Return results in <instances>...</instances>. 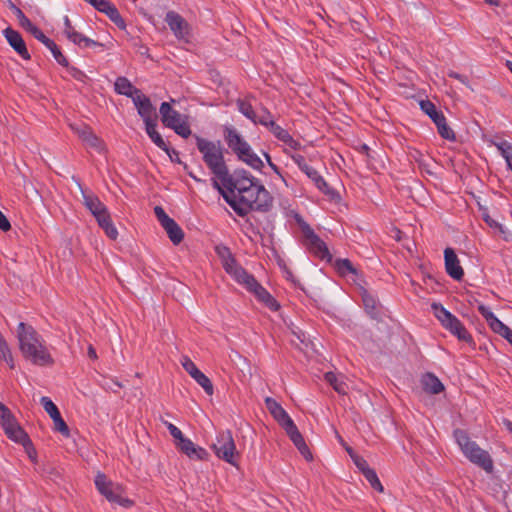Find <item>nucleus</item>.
<instances>
[{
  "label": "nucleus",
  "instance_id": "obj_1",
  "mask_svg": "<svg viewBox=\"0 0 512 512\" xmlns=\"http://www.w3.org/2000/svg\"><path fill=\"white\" fill-rule=\"evenodd\" d=\"M213 187L241 217L250 211L268 212L273 206L270 192L244 169L235 170L222 184L214 180Z\"/></svg>",
  "mask_w": 512,
  "mask_h": 512
},
{
  "label": "nucleus",
  "instance_id": "obj_2",
  "mask_svg": "<svg viewBox=\"0 0 512 512\" xmlns=\"http://www.w3.org/2000/svg\"><path fill=\"white\" fill-rule=\"evenodd\" d=\"M19 348L24 358L39 366H50L54 360L39 333L31 326L20 322L17 328Z\"/></svg>",
  "mask_w": 512,
  "mask_h": 512
},
{
  "label": "nucleus",
  "instance_id": "obj_3",
  "mask_svg": "<svg viewBox=\"0 0 512 512\" xmlns=\"http://www.w3.org/2000/svg\"><path fill=\"white\" fill-rule=\"evenodd\" d=\"M197 149L202 155L203 162L214 175V180L221 184L231 175L225 162L224 148L220 141H211L195 135Z\"/></svg>",
  "mask_w": 512,
  "mask_h": 512
},
{
  "label": "nucleus",
  "instance_id": "obj_4",
  "mask_svg": "<svg viewBox=\"0 0 512 512\" xmlns=\"http://www.w3.org/2000/svg\"><path fill=\"white\" fill-rule=\"evenodd\" d=\"M223 138L228 148L237 159L254 170L261 171L264 167L263 161L253 151L252 147L244 136L233 126L223 127Z\"/></svg>",
  "mask_w": 512,
  "mask_h": 512
},
{
  "label": "nucleus",
  "instance_id": "obj_5",
  "mask_svg": "<svg viewBox=\"0 0 512 512\" xmlns=\"http://www.w3.org/2000/svg\"><path fill=\"white\" fill-rule=\"evenodd\" d=\"M454 437L461 451L469 461L481 467L487 473L493 471V461L489 453L481 449L476 442L471 441L465 431L460 429L455 430Z\"/></svg>",
  "mask_w": 512,
  "mask_h": 512
},
{
  "label": "nucleus",
  "instance_id": "obj_6",
  "mask_svg": "<svg viewBox=\"0 0 512 512\" xmlns=\"http://www.w3.org/2000/svg\"><path fill=\"white\" fill-rule=\"evenodd\" d=\"M175 102V99H171L170 102L161 103L159 108L161 121L166 127L173 129L179 136L188 138L192 134L190 125L185 115L172 108L171 103Z\"/></svg>",
  "mask_w": 512,
  "mask_h": 512
},
{
  "label": "nucleus",
  "instance_id": "obj_7",
  "mask_svg": "<svg viewBox=\"0 0 512 512\" xmlns=\"http://www.w3.org/2000/svg\"><path fill=\"white\" fill-rule=\"evenodd\" d=\"M431 308L435 317L441 322L442 326L449 330L459 340L470 342L471 335L466 330L464 325L452 313L446 310L440 303H432Z\"/></svg>",
  "mask_w": 512,
  "mask_h": 512
},
{
  "label": "nucleus",
  "instance_id": "obj_8",
  "mask_svg": "<svg viewBox=\"0 0 512 512\" xmlns=\"http://www.w3.org/2000/svg\"><path fill=\"white\" fill-rule=\"evenodd\" d=\"M211 449L219 459L233 466H237L239 454L236 450V445L230 430L220 431L215 441L212 443Z\"/></svg>",
  "mask_w": 512,
  "mask_h": 512
},
{
  "label": "nucleus",
  "instance_id": "obj_9",
  "mask_svg": "<svg viewBox=\"0 0 512 512\" xmlns=\"http://www.w3.org/2000/svg\"><path fill=\"white\" fill-rule=\"evenodd\" d=\"M95 486L99 493L109 502L116 503L123 507L132 506L133 502L123 496L122 486L110 481L105 474L100 472L97 473L95 477Z\"/></svg>",
  "mask_w": 512,
  "mask_h": 512
},
{
  "label": "nucleus",
  "instance_id": "obj_10",
  "mask_svg": "<svg viewBox=\"0 0 512 512\" xmlns=\"http://www.w3.org/2000/svg\"><path fill=\"white\" fill-rule=\"evenodd\" d=\"M291 159L299 167V169L314 183L320 192L333 197V190L330 189L329 185L320 175V173L307 163L303 155L293 154L291 155Z\"/></svg>",
  "mask_w": 512,
  "mask_h": 512
},
{
  "label": "nucleus",
  "instance_id": "obj_11",
  "mask_svg": "<svg viewBox=\"0 0 512 512\" xmlns=\"http://www.w3.org/2000/svg\"><path fill=\"white\" fill-rule=\"evenodd\" d=\"M0 425L6 436L13 440H25V431L19 425L11 410L0 402Z\"/></svg>",
  "mask_w": 512,
  "mask_h": 512
},
{
  "label": "nucleus",
  "instance_id": "obj_12",
  "mask_svg": "<svg viewBox=\"0 0 512 512\" xmlns=\"http://www.w3.org/2000/svg\"><path fill=\"white\" fill-rule=\"evenodd\" d=\"M301 229L304 236V244L307 249L318 258L330 261L332 256L325 242L316 235L314 230L308 224H303Z\"/></svg>",
  "mask_w": 512,
  "mask_h": 512
},
{
  "label": "nucleus",
  "instance_id": "obj_13",
  "mask_svg": "<svg viewBox=\"0 0 512 512\" xmlns=\"http://www.w3.org/2000/svg\"><path fill=\"white\" fill-rule=\"evenodd\" d=\"M154 213L157 220L160 222L163 229L166 231L169 239L174 245L180 244L184 239V232L182 228L170 218L161 206L154 208Z\"/></svg>",
  "mask_w": 512,
  "mask_h": 512
},
{
  "label": "nucleus",
  "instance_id": "obj_14",
  "mask_svg": "<svg viewBox=\"0 0 512 512\" xmlns=\"http://www.w3.org/2000/svg\"><path fill=\"white\" fill-rule=\"evenodd\" d=\"M132 101L144 123L157 120L156 108L153 106L150 98L142 91H140Z\"/></svg>",
  "mask_w": 512,
  "mask_h": 512
},
{
  "label": "nucleus",
  "instance_id": "obj_15",
  "mask_svg": "<svg viewBox=\"0 0 512 512\" xmlns=\"http://www.w3.org/2000/svg\"><path fill=\"white\" fill-rule=\"evenodd\" d=\"M176 447L185 455H187L190 459L193 460H206L208 458V452L200 447L195 445L190 439L183 436L177 442H175Z\"/></svg>",
  "mask_w": 512,
  "mask_h": 512
},
{
  "label": "nucleus",
  "instance_id": "obj_16",
  "mask_svg": "<svg viewBox=\"0 0 512 512\" xmlns=\"http://www.w3.org/2000/svg\"><path fill=\"white\" fill-rule=\"evenodd\" d=\"M215 252L227 274L233 276L238 271V269L242 268L240 265H238L235 257L227 246L223 244L216 245Z\"/></svg>",
  "mask_w": 512,
  "mask_h": 512
},
{
  "label": "nucleus",
  "instance_id": "obj_17",
  "mask_svg": "<svg viewBox=\"0 0 512 512\" xmlns=\"http://www.w3.org/2000/svg\"><path fill=\"white\" fill-rule=\"evenodd\" d=\"M265 405L267 410L283 429L294 422L285 409L275 399L267 397L265 399Z\"/></svg>",
  "mask_w": 512,
  "mask_h": 512
},
{
  "label": "nucleus",
  "instance_id": "obj_18",
  "mask_svg": "<svg viewBox=\"0 0 512 512\" xmlns=\"http://www.w3.org/2000/svg\"><path fill=\"white\" fill-rule=\"evenodd\" d=\"M286 434L290 438V440L293 442V444L296 446V448L299 450L301 455L307 460L311 461L313 459L312 453L310 452L302 434L298 430L295 423H291L289 426H287L285 429Z\"/></svg>",
  "mask_w": 512,
  "mask_h": 512
},
{
  "label": "nucleus",
  "instance_id": "obj_19",
  "mask_svg": "<svg viewBox=\"0 0 512 512\" xmlns=\"http://www.w3.org/2000/svg\"><path fill=\"white\" fill-rule=\"evenodd\" d=\"M4 36L9 43V45L24 59L29 60L31 58L26 44L20 35V33L10 27L6 28L4 31Z\"/></svg>",
  "mask_w": 512,
  "mask_h": 512
},
{
  "label": "nucleus",
  "instance_id": "obj_20",
  "mask_svg": "<svg viewBox=\"0 0 512 512\" xmlns=\"http://www.w3.org/2000/svg\"><path fill=\"white\" fill-rule=\"evenodd\" d=\"M445 269L447 274L460 281L464 276L463 268L460 265L458 257L452 248H446L444 251Z\"/></svg>",
  "mask_w": 512,
  "mask_h": 512
},
{
  "label": "nucleus",
  "instance_id": "obj_21",
  "mask_svg": "<svg viewBox=\"0 0 512 512\" xmlns=\"http://www.w3.org/2000/svg\"><path fill=\"white\" fill-rule=\"evenodd\" d=\"M165 21L177 38L183 39L188 35V24L178 13L169 11L166 14Z\"/></svg>",
  "mask_w": 512,
  "mask_h": 512
},
{
  "label": "nucleus",
  "instance_id": "obj_22",
  "mask_svg": "<svg viewBox=\"0 0 512 512\" xmlns=\"http://www.w3.org/2000/svg\"><path fill=\"white\" fill-rule=\"evenodd\" d=\"M78 185L83 197V204L92 213L94 217H97V215L101 214L107 209L106 206L100 201L98 196L84 190L79 183Z\"/></svg>",
  "mask_w": 512,
  "mask_h": 512
},
{
  "label": "nucleus",
  "instance_id": "obj_23",
  "mask_svg": "<svg viewBox=\"0 0 512 512\" xmlns=\"http://www.w3.org/2000/svg\"><path fill=\"white\" fill-rule=\"evenodd\" d=\"M77 134L88 147L95 149L99 153L105 150L103 141L98 138L89 128H78Z\"/></svg>",
  "mask_w": 512,
  "mask_h": 512
},
{
  "label": "nucleus",
  "instance_id": "obj_24",
  "mask_svg": "<svg viewBox=\"0 0 512 512\" xmlns=\"http://www.w3.org/2000/svg\"><path fill=\"white\" fill-rule=\"evenodd\" d=\"M114 89L117 94L124 95L131 99H133L141 91L140 89L133 86L128 78L123 76H120L115 80Z\"/></svg>",
  "mask_w": 512,
  "mask_h": 512
},
{
  "label": "nucleus",
  "instance_id": "obj_25",
  "mask_svg": "<svg viewBox=\"0 0 512 512\" xmlns=\"http://www.w3.org/2000/svg\"><path fill=\"white\" fill-rule=\"evenodd\" d=\"M240 285H243L250 293H254L261 285L252 274L248 273L243 267L232 276Z\"/></svg>",
  "mask_w": 512,
  "mask_h": 512
},
{
  "label": "nucleus",
  "instance_id": "obj_26",
  "mask_svg": "<svg viewBox=\"0 0 512 512\" xmlns=\"http://www.w3.org/2000/svg\"><path fill=\"white\" fill-rule=\"evenodd\" d=\"M144 124H145V131H146L147 135L149 136V138L151 139V141L157 147H159L160 149L165 151L170 156L169 148H168L166 142L164 141L162 136L156 130L157 120L149 121Z\"/></svg>",
  "mask_w": 512,
  "mask_h": 512
},
{
  "label": "nucleus",
  "instance_id": "obj_27",
  "mask_svg": "<svg viewBox=\"0 0 512 512\" xmlns=\"http://www.w3.org/2000/svg\"><path fill=\"white\" fill-rule=\"evenodd\" d=\"M37 40H39L41 43H43L52 53L55 60L60 64L61 66H68V60L67 58L62 54L57 44L48 38L44 33H41Z\"/></svg>",
  "mask_w": 512,
  "mask_h": 512
},
{
  "label": "nucleus",
  "instance_id": "obj_28",
  "mask_svg": "<svg viewBox=\"0 0 512 512\" xmlns=\"http://www.w3.org/2000/svg\"><path fill=\"white\" fill-rule=\"evenodd\" d=\"M95 218L99 226L105 231L106 235L110 239L115 240L118 237V231L115 225L113 224L107 209L101 214L97 215V217Z\"/></svg>",
  "mask_w": 512,
  "mask_h": 512
},
{
  "label": "nucleus",
  "instance_id": "obj_29",
  "mask_svg": "<svg viewBox=\"0 0 512 512\" xmlns=\"http://www.w3.org/2000/svg\"><path fill=\"white\" fill-rule=\"evenodd\" d=\"M423 389L430 394H439L444 390L442 382L432 373H426L421 378Z\"/></svg>",
  "mask_w": 512,
  "mask_h": 512
},
{
  "label": "nucleus",
  "instance_id": "obj_30",
  "mask_svg": "<svg viewBox=\"0 0 512 512\" xmlns=\"http://www.w3.org/2000/svg\"><path fill=\"white\" fill-rule=\"evenodd\" d=\"M253 294L258 301L262 302L272 311L278 310L279 304L262 285H259Z\"/></svg>",
  "mask_w": 512,
  "mask_h": 512
},
{
  "label": "nucleus",
  "instance_id": "obj_31",
  "mask_svg": "<svg viewBox=\"0 0 512 512\" xmlns=\"http://www.w3.org/2000/svg\"><path fill=\"white\" fill-rule=\"evenodd\" d=\"M325 380L333 387V389L339 393L345 395L348 391V385L342 377L337 376L333 372L325 373Z\"/></svg>",
  "mask_w": 512,
  "mask_h": 512
},
{
  "label": "nucleus",
  "instance_id": "obj_32",
  "mask_svg": "<svg viewBox=\"0 0 512 512\" xmlns=\"http://www.w3.org/2000/svg\"><path fill=\"white\" fill-rule=\"evenodd\" d=\"M67 38L74 44L80 47H102L103 45L97 41H94L81 33L74 31L68 34Z\"/></svg>",
  "mask_w": 512,
  "mask_h": 512
},
{
  "label": "nucleus",
  "instance_id": "obj_33",
  "mask_svg": "<svg viewBox=\"0 0 512 512\" xmlns=\"http://www.w3.org/2000/svg\"><path fill=\"white\" fill-rule=\"evenodd\" d=\"M334 267L339 275L345 277L348 275H358L357 269L353 266L350 260L348 259H336L334 262Z\"/></svg>",
  "mask_w": 512,
  "mask_h": 512
},
{
  "label": "nucleus",
  "instance_id": "obj_34",
  "mask_svg": "<svg viewBox=\"0 0 512 512\" xmlns=\"http://www.w3.org/2000/svg\"><path fill=\"white\" fill-rule=\"evenodd\" d=\"M420 107L424 113H426L434 123L445 120V116L442 112L438 111L436 106L429 100L421 101Z\"/></svg>",
  "mask_w": 512,
  "mask_h": 512
},
{
  "label": "nucleus",
  "instance_id": "obj_35",
  "mask_svg": "<svg viewBox=\"0 0 512 512\" xmlns=\"http://www.w3.org/2000/svg\"><path fill=\"white\" fill-rule=\"evenodd\" d=\"M493 144L505 159L508 168L512 171V144L506 140L493 142Z\"/></svg>",
  "mask_w": 512,
  "mask_h": 512
},
{
  "label": "nucleus",
  "instance_id": "obj_36",
  "mask_svg": "<svg viewBox=\"0 0 512 512\" xmlns=\"http://www.w3.org/2000/svg\"><path fill=\"white\" fill-rule=\"evenodd\" d=\"M236 105L241 114H243L247 119L253 122L256 119L257 113L254 111L251 103L246 99H238L236 101Z\"/></svg>",
  "mask_w": 512,
  "mask_h": 512
},
{
  "label": "nucleus",
  "instance_id": "obj_37",
  "mask_svg": "<svg viewBox=\"0 0 512 512\" xmlns=\"http://www.w3.org/2000/svg\"><path fill=\"white\" fill-rule=\"evenodd\" d=\"M253 123L260 124L269 129L275 122L269 110L265 107H261L260 113L256 115V119L253 120Z\"/></svg>",
  "mask_w": 512,
  "mask_h": 512
},
{
  "label": "nucleus",
  "instance_id": "obj_38",
  "mask_svg": "<svg viewBox=\"0 0 512 512\" xmlns=\"http://www.w3.org/2000/svg\"><path fill=\"white\" fill-rule=\"evenodd\" d=\"M363 304L365 307L366 312L371 316V318H377L378 317V310H377V301L375 298L371 295H369L367 292L363 294L362 297Z\"/></svg>",
  "mask_w": 512,
  "mask_h": 512
},
{
  "label": "nucleus",
  "instance_id": "obj_39",
  "mask_svg": "<svg viewBox=\"0 0 512 512\" xmlns=\"http://www.w3.org/2000/svg\"><path fill=\"white\" fill-rule=\"evenodd\" d=\"M203 389L208 395H212L214 392L213 384L210 381V379L202 372L198 371L193 377H192Z\"/></svg>",
  "mask_w": 512,
  "mask_h": 512
},
{
  "label": "nucleus",
  "instance_id": "obj_40",
  "mask_svg": "<svg viewBox=\"0 0 512 512\" xmlns=\"http://www.w3.org/2000/svg\"><path fill=\"white\" fill-rule=\"evenodd\" d=\"M363 475L365 476L366 480L370 483V485L373 489H375L376 491H378L380 493L384 491V488H383L374 469H372V468L366 469V471H364Z\"/></svg>",
  "mask_w": 512,
  "mask_h": 512
},
{
  "label": "nucleus",
  "instance_id": "obj_41",
  "mask_svg": "<svg viewBox=\"0 0 512 512\" xmlns=\"http://www.w3.org/2000/svg\"><path fill=\"white\" fill-rule=\"evenodd\" d=\"M438 129V133L443 137L444 139L454 141L455 140V133L453 130L447 125L446 119L442 120L441 122L435 123Z\"/></svg>",
  "mask_w": 512,
  "mask_h": 512
},
{
  "label": "nucleus",
  "instance_id": "obj_42",
  "mask_svg": "<svg viewBox=\"0 0 512 512\" xmlns=\"http://www.w3.org/2000/svg\"><path fill=\"white\" fill-rule=\"evenodd\" d=\"M25 438H26L25 440H13V441L16 442V443L21 444L25 448V451H26L29 459L32 462H36L37 453H36V450L33 447V444L31 442V440L29 439V437H28L26 432H25Z\"/></svg>",
  "mask_w": 512,
  "mask_h": 512
},
{
  "label": "nucleus",
  "instance_id": "obj_43",
  "mask_svg": "<svg viewBox=\"0 0 512 512\" xmlns=\"http://www.w3.org/2000/svg\"><path fill=\"white\" fill-rule=\"evenodd\" d=\"M19 25L27 32L33 35L36 39L43 33L37 26H35L25 15L19 20Z\"/></svg>",
  "mask_w": 512,
  "mask_h": 512
},
{
  "label": "nucleus",
  "instance_id": "obj_44",
  "mask_svg": "<svg viewBox=\"0 0 512 512\" xmlns=\"http://www.w3.org/2000/svg\"><path fill=\"white\" fill-rule=\"evenodd\" d=\"M19 25L27 32L33 35L36 39L43 33L37 26H35L25 15L19 20Z\"/></svg>",
  "mask_w": 512,
  "mask_h": 512
},
{
  "label": "nucleus",
  "instance_id": "obj_45",
  "mask_svg": "<svg viewBox=\"0 0 512 512\" xmlns=\"http://www.w3.org/2000/svg\"><path fill=\"white\" fill-rule=\"evenodd\" d=\"M19 25L27 32L33 35L36 39L43 33L37 26H35L25 15L19 20Z\"/></svg>",
  "mask_w": 512,
  "mask_h": 512
},
{
  "label": "nucleus",
  "instance_id": "obj_46",
  "mask_svg": "<svg viewBox=\"0 0 512 512\" xmlns=\"http://www.w3.org/2000/svg\"><path fill=\"white\" fill-rule=\"evenodd\" d=\"M19 25L27 32L33 35L36 39L43 33L37 26H35L25 15L19 20Z\"/></svg>",
  "mask_w": 512,
  "mask_h": 512
},
{
  "label": "nucleus",
  "instance_id": "obj_47",
  "mask_svg": "<svg viewBox=\"0 0 512 512\" xmlns=\"http://www.w3.org/2000/svg\"><path fill=\"white\" fill-rule=\"evenodd\" d=\"M44 410L49 414V416L53 419L57 415L60 414L57 406L53 403V401L46 396H43L40 400Z\"/></svg>",
  "mask_w": 512,
  "mask_h": 512
},
{
  "label": "nucleus",
  "instance_id": "obj_48",
  "mask_svg": "<svg viewBox=\"0 0 512 512\" xmlns=\"http://www.w3.org/2000/svg\"><path fill=\"white\" fill-rule=\"evenodd\" d=\"M54 423V430L61 433L63 436L68 437L70 435L69 428L63 418L61 417V414L57 415L53 419Z\"/></svg>",
  "mask_w": 512,
  "mask_h": 512
},
{
  "label": "nucleus",
  "instance_id": "obj_49",
  "mask_svg": "<svg viewBox=\"0 0 512 512\" xmlns=\"http://www.w3.org/2000/svg\"><path fill=\"white\" fill-rule=\"evenodd\" d=\"M478 311L485 318L490 328L497 322L499 319L494 315V313L490 310L489 307L481 304L478 306Z\"/></svg>",
  "mask_w": 512,
  "mask_h": 512
},
{
  "label": "nucleus",
  "instance_id": "obj_50",
  "mask_svg": "<svg viewBox=\"0 0 512 512\" xmlns=\"http://www.w3.org/2000/svg\"><path fill=\"white\" fill-rule=\"evenodd\" d=\"M269 131L273 133V135L280 141L284 142L285 140L289 139V132L279 126L278 124L274 123L269 127Z\"/></svg>",
  "mask_w": 512,
  "mask_h": 512
},
{
  "label": "nucleus",
  "instance_id": "obj_51",
  "mask_svg": "<svg viewBox=\"0 0 512 512\" xmlns=\"http://www.w3.org/2000/svg\"><path fill=\"white\" fill-rule=\"evenodd\" d=\"M181 365L191 377H193L199 371L195 363L187 356L182 357Z\"/></svg>",
  "mask_w": 512,
  "mask_h": 512
},
{
  "label": "nucleus",
  "instance_id": "obj_52",
  "mask_svg": "<svg viewBox=\"0 0 512 512\" xmlns=\"http://www.w3.org/2000/svg\"><path fill=\"white\" fill-rule=\"evenodd\" d=\"M491 329L499 334L500 336H502L503 338L507 337L510 333H511V329L505 325L503 322H501L500 320H498L497 322H495V324L491 327Z\"/></svg>",
  "mask_w": 512,
  "mask_h": 512
},
{
  "label": "nucleus",
  "instance_id": "obj_53",
  "mask_svg": "<svg viewBox=\"0 0 512 512\" xmlns=\"http://www.w3.org/2000/svg\"><path fill=\"white\" fill-rule=\"evenodd\" d=\"M102 387L107 390V391H111L113 393H117V389L116 388H122L123 385L122 383H120L118 380H115V379H107V378H104V380L102 381Z\"/></svg>",
  "mask_w": 512,
  "mask_h": 512
},
{
  "label": "nucleus",
  "instance_id": "obj_54",
  "mask_svg": "<svg viewBox=\"0 0 512 512\" xmlns=\"http://www.w3.org/2000/svg\"><path fill=\"white\" fill-rule=\"evenodd\" d=\"M1 352H0V360H3L5 361L10 368H14V361H13V357L10 353V350L8 348V345L6 343V341L4 342V347L1 348Z\"/></svg>",
  "mask_w": 512,
  "mask_h": 512
},
{
  "label": "nucleus",
  "instance_id": "obj_55",
  "mask_svg": "<svg viewBox=\"0 0 512 512\" xmlns=\"http://www.w3.org/2000/svg\"><path fill=\"white\" fill-rule=\"evenodd\" d=\"M483 220L489 227L498 230L502 234L505 233L504 227L499 222L491 218V216L488 213H483Z\"/></svg>",
  "mask_w": 512,
  "mask_h": 512
},
{
  "label": "nucleus",
  "instance_id": "obj_56",
  "mask_svg": "<svg viewBox=\"0 0 512 512\" xmlns=\"http://www.w3.org/2000/svg\"><path fill=\"white\" fill-rule=\"evenodd\" d=\"M162 422L169 430L171 436L175 439V442H177L179 439H181L184 436L182 431L178 427H176L174 424H172L168 421H164V420Z\"/></svg>",
  "mask_w": 512,
  "mask_h": 512
},
{
  "label": "nucleus",
  "instance_id": "obj_57",
  "mask_svg": "<svg viewBox=\"0 0 512 512\" xmlns=\"http://www.w3.org/2000/svg\"><path fill=\"white\" fill-rule=\"evenodd\" d=\"M67 68L68 73L76 80L84 82L86 79V75L80 69L73 66H65Z\"/></svg>",
  "mask_w": 512,
  "mask_h": 512
},
{
  "label": "nucleus",
  "instance_id": "obj_58",
  "mask_svg": "<svg viewBox=\"0 0 512 512\" xmlns=\"http://www.w3.org/2000/svg\"><path fill=\"white\" fill-rule=\"evenodd\" d=\"M352 460H353L354 464L356 465V467L362 473H364V471H366V469H370L367 461L363 457L358 456V455H352Z\"/></svg>",
  "mask_w": 512,
  "mask_h": 512
},
{
  "label": "nucleus",
  "instance_id": "obj_59",
  "mask_svg": "<svg viewBox=\"0 0 512 512\" xmlns=\"http://www.w3.org/2000/svg\"><path fill=\"white\" fill-rule=\"evenodd\" d=\"M6 4L8 8L15 14L18 21L25 15L22 10L17 7L11 0H7Z\"/></svg>",
  "mask_w": 512,
  "mask_h": 512
},
{
  "label": "nucleus",
  "instance_id": "obj_60",
  "mask_svg": "<svg viewBox=\"0 0 512 512\" xmlns=\"http://www.w3.org/2000/svg\"><path fill=\"white\" fill-rule=\"evenodd\" d=\"M11 229V224L8 218L0 211V230L8 231Z\"/></svg>",
  "mask_w": 512,
  "mask_h": 512
},
{
  "label": "nucleus",
  "instance_id": "obj_61",
  "mask_svg": "<svg viewBox=\"0 0 512 512\" xmlns=\"http://www.w3.org/2000/svg\"><path fill=\"white\" fill-rule=\"evenodd\" d=\"M64 25H65V27H64V34L66 35V37L68 36V34H71V32L76 31L74 29V27L72 26L71 21L68 18V16L64 17Z\"/></svg>",
  "mask_w": 512,
  "mask_h": 512
},
{
  "label": "nucleus",
  "instance_id": "obj_62",
  "mask_svg": "<svg viewBox=\"0 0 512 512\" xmlns=\"http://www.w3.org/2000/svg\"><path fill=\"white\" fill-rule=\"evenodd\" d=\"M449 77L459 80L461 83L468 86V78L462 74H459L457 72L451 71L449 72Z\"/></svg>",
  "mask_w": 512,
  "mask_h": 512
},
{
  "label": "nucleus",
  "instance_id": "obj_63",
  "mask_svg": "<svg viewBox=\"0 0 512 512\" xmlns=\"http://www.w3.org/2000/svg\"><path fill=\"white\" fill-rule=\"evenodd\" d=\"M289 139L285 140L284 143L287 144L289 147L293 148V149H299L300 148V143L296 140L293 139V137L289 134L288 136Z\"/></svg>",
  "mask_w": 512,
  "mask_h": 512
},
{
  "label": "nucleus",
  "instance_id": "obj_64",
  "mask_svg": "<svg viewBox=\"0 0 512 512\" xmlns=\"http://www.w3.org/2000/svg\"><path fill=\"white\" fill-rule=\"evenodd\" d=\"M88 357L93 359V360H96L97 357H98L97 353H96V350H95V348L92 345L88 346Z\"/></svg>",
  "mask_w": 512,
  "mask_h": 512
}]
</instances>
